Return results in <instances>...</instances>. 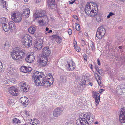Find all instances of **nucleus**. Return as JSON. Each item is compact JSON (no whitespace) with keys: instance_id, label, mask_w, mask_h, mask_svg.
Masks as SVG:
<instances>
[{"instance_id":"f257e3e1","label":"nucleus","mask_w":125,"mask_h":125,"mask_svg":"<svg viewBox=\"0 0 125 125\" xmlns=\"http://www.w3.org/2000/svg\"><path fill=\"white\" fill-rule=\"evenodd\" d=\"M85 11L88 16L92 17H95L97 15V12L96 4L93 2L88 3L85 6Z\"/></svg>"},{"instance_id":"f03ea898","label":"nucleus","mask_w":125,"mask_h":125,"mask_svg":"<svg viewBox=\"0 0 125 125\" xmlns=\"http://www.w3.org/2000/svg\"><path fill=\"white\" fill-rule=\"evenodd\" d=\"M92 115L90 113H86L85 114H82V117L79 118L76 120V124L77 125H89L93 123L94 119L92 118V121L89 122L90 118V115Z\"/></svg>"},{"instance_id":"7ed1b4c3","label":"nucleus","mask_w":125,"mask_h":125,"mask_svg":"<svg viewBox=\"0 0 125 125\" xmlns=\"http://www.w3.org/2000/svg\"><path fill=\"white\" fill-rule=\"evenodd\" d=\"M45 15V12L44 11H39L34 14L33 17L35 18H41V19L39 21V23L41 26L46 25L48 22L47 17Z\"/></svg>"},{"instance_id":"20e7f679","label":"nucleus","mask_w":125,"mask_h":125,"mask_svg":"<svg viewBox=\"0 0 125 125\" xmlns=\"http://www.w3.org/2000/svg\"><path fill=\"white\" fill-rule=\"evenodd\" d=\"M45 75L42 73H39L38 72H36L34 73V75L32 76V79L34 82L37 85L39 86L38 83L43 79H45Z\"/></svg>"},{"instance_id":"39448f33","label":"nucleus","mask_w":125,"mask_h":125,"mask_svg":"<svg viewBox=\"0 0 125 125\" xmlns=\"http://www.w3.org/2000/svg\"><path fill=\"white\" fill-rule=\"evenodd\" d=\"M45 79H43L39 83L38 85H39L44 86L45 87H48L52 84L53 82V78L52 77L51 79L50 78L44 77Z\"/></svg>"},{"instance_id":"423d86ee","label":"nucleus","mask_w":125,"mask_h":125,"mask_svg":"<svg viewBox=\"0 0 125 125\" xmlns=\"http://www.w3.org/2000/svg\"><path fill=\"white\" fill-rule=\"evenodd\" d=\"M37 61L42 67L46 66L47 63L48 58L46 55H37Z\"/></svg>"},{"instance_id":"0eeeda50","label":"nucleus","mask_w":125,"mask_h":125,"mask_svg":"<svg viewBox=\"0 0 125 125\" xmlns=\"http://www.w3.org/2000/svg\"><path fill=\"white\" fill-rule=\"evenodd\" d=\"M11 19L15 23H18L21 21L22 17L21 14L20 13L17 12H14L11 14Z\"/></svg>"},{"instance_id":"6e6552de","label":"nucleus","mask_w":125,"mask_h":125,"mask_svg":"<svg viewBox=\"0 0 125 125\" xmlns=\"http://www.w3.org/2000/svg\"><path fill=\"white\" fill-rule=\"evenodd\" d=\"M105 33V29L103 27L101 26L97 30L96 32V37L98 39H101L104 35Z\"/></svg>"},{"instance_id":"1a4fd4ad","label":"nucleus","mask_w":125,"mask_h":125,"mask_svg":"<svg viewBox=\"0 0 125 125\" xmlns=\"http://www.w3.org/2000/svg\"><path fill=\"white\" fill-rule=\"evenodd\" d=\"M119 120L122 123L125 122V108L121 109L119 115Z\"/></svg>"},{"instance_id":"9d476101","label":"nucleus","mask_w":125,"mask_h":125,"mask_svg":"<svg viewBox=\"0 0 125 125\" xmlns=\"http://www.w3.org/2000/svg\"><path fill=\"white\" fill-rule=\"evenodd\" d=\"M25 54V52L19 49L18 48H16L13 49L11 52V55H23Z\"/></svg>"},{"instance_id":"9b49d317","label":"nucleus","mask_w":125,"mask_h":125,"mask_svg":"<svg viewBox=\"0 0 125 125\" xmlns=\"http://www.w3.org/2000/svg\"><path fill=\"white\" fill-rule=\"evenodd\" d=\"M20 88L22 89L24 92H27L29 90V88L26 84V83L24 82H22L20 83Z\"/></svg>"},{"instance_id":"f8f14e48","label":"nucleus","mask_w":125,"mask_h":125,"mask_svg":"<svg viewBox=\"0 0 125 125\" xmlns=\"http://www.w3.org/2000/svg\"><path fill=\"white\" fill-rule=\"evenodd\" d=\"M18 89L16 87H10L9 89V92L10 94L13 95H17Z\"/></svg>"},{"instance_id":"ddd939ff","label":"nucleus","mask_w":125,"mask_h":125,"mask_svg":"<svg viewBox=\"0 0 125 125\" xmlns=\"http://www.w3.org/2000/svg\"><path fill=\"white\" fill-rule=\"evenodd\" d=\"M94 95L93 97L95 98V104L97 106L99 103V101H100V95L99 94L95 91L93 92Z\"/></svg>"},{"instance_id":"4468645a","label":"nucleus","mask_w":125,"mask_h":125,"mask_svg":"<svg viewBox=\"0 0 125 125\" xmlns=\"http://www.w3.org/2000/svg\"><path fill=\"white\" fill-rule=\"evenodd\" d=\"M62 112L61 109L58 107L55 109L53 111V115L54 117H57L59 116Z\"/></svg>"},{"instance_id":"2eb2a0df","label":"nucleus","mask_w":125,"mask_h":125,"mask_svg":"<svg viewBox=\"0 0 125 125\" xmlns=\"http://www.w3.org/2000/svg\"><path fill=\"white\" fill-rule=\"evenodd\" d=\"M20 71L21 72L26 73L31 72V68L30 67H27L24 66H22L20 68Z\"/></svg>"},{"instance_id":"dca6fc26","label":"nucleus","mask_w":125,"mask_h":125,"mask_svg":"<svg viewBox=\"0 0 125 125\" xmlns=\"http://www.w3.org/2000/svg\"><path fill=\"white\" fill-rule=\"evenodd\" d=\"M66 66L67 68L68 69L69 71H73L75 67V63L73 62L71 63V65H70V63L67 62V64L66 65Z\"/></svg>"},{"instance_id":"f3484780","label":"nucleus","mask_w":125,"mask_h":125,"mask_svg":"<svg viewBox=\"0 0 125 125\" xmlns=\"http://www.w3.org/2000/svg\"><path fill=\"white\" fill-rule=\"evenodd\" d=\"M32 39L31 37L29 35L26 34L22 39L21 41L22 44L26 42V41H27L30 39Z\"/></svg>"},{"instance_id":"a211bd4d","label":"nucleus","mask_w":125,"mask_h":125,"mask_svg":"<svg viewBox=\"0 0 125 125\" xmlns=\"http://www.w3.org/2000/svg\"><path fill=\"white\" fill-rule=\"evenodd\" d=\"M34 55H28L27 57L25 59L26 62H28L31 63L33 62L35 59Z\"/></svg>"},{"instance_id":"6ab92c4d","label":"nucleus","mask_w":125,"mask_h":125,"mask_svg":"<svg viewBox=\"0 0 125 125\" xmlns=\"http://www.w3.org/2000/svg\"><path fill=\"white\" fill-rule=\"evenodd\" d=\"M54 0H48V5L49 7L51 9H54L55 5L54 3Z\"/></svg>"},{"instance_id":"aec40b11","label":"nucleus","mask_w":125,"mask_h":125,"mask_svg":"<svg viewBox=\"0 0 125 125\" xmlns=\"http://www.w3.org/2000/svg\"><path fill=\"white\" fill-rule=\"evenodd\" d=\"M30 12V10L28 8H26L24 9L22 14L23 15L25 16V18H27L29 16Z\"/></svg>"},{"instance_id":"412c9836","label":"nucleus","mask_w":125,"mask_h":125,"mask_svg":"<svg viewBox=\"0 0 125 125\" xmlns=\"http://www.w3.org/2000/svg\"><path fill=\"white\" fill-rule=\"evenodd\" d=\"M42 52L43 55L50 54L51 53V51L49 48L47 47L43 49L42 50Z\"/></svg>"},{"instance_id":"4be33fe9","label":"nucleus","mask_w":125,"mask_h":125,"mask_svg":"<svg viewBox=\"0 0 125 125\" xmlns=\"http://www.w3.org/2000/svg\"><path fill=\"white\" fill-rule=\"evenodd\" d=\"M31 39H30V40H28V41H26V42L25 43H23V44L24 45V46L26 48H28L30 47L32 45V43Z\"/></svg>"},{"instance_id":"5701e85b","label":"nucleus","mask_w":125,"mask_h":125,"mask_svg":"<svg viewBox=\"0 0 125 125\" xmlns=\"http://www.w3.org/2000/svg\"><path fill=\"white\" fill-rule=\"evenodd\" d=\"M94 76L96 80L97 81L99 84L100 85L101 84V81L102 80L101 77L99 76L98 74L95 73H94Z\"/></svg>"},{"instance_id":"b1692460","label":"nucleus","mask_w":125,"mask_h":125,"mask_svg":"<svg viewBox=\"0 0 125 125\" xmlns=\"http://www.w3.org/2000/svg\"><path fill=\"white\" fill-rule=\"evenodd\" d=\"M10 29H15L16 28L15 24L13 21H11L9 22L8 24Z\"/></svg>"},{"instance_id":"393cba45","label":"nucleus","mask_w":125,"mask_h":125,"mask_svg":"<svg viewBox=\"0 0 125 125\" xmlns=\"http://www.w3.org/2000/svg\"><path fill=\"white\" fill-rule=\"evenodd\" d=\"M36 29L35 27L31 26L29 27L28 29L29 32L32 34H33L36 31Z\"/></svg>"},{"instance_id":"a878e982","label":"nucleus","mask_w":125,"mask_h":125,"mask_svg":"<svg viewBox=\"0 0 125 125\" xmlns=\"http://www.w3.org/2000/svg\"><path fill=\"white\" fill-rule=\"evenodd\" d=\"M32 124L31 125H39V121L37 119H33L31 120Z\"/></svg>"},{"instance_id":"bb28decb","label":"nucleus","mask_w":125,"mask_h":125,"mask_svg":"<svg viewBox=\"0 0 125 125\" xmlns=\"http://www.w3.org/2000/svg\"><path fill=\"white\" fill-rule=\"evenodd\" d=\"M2 27L4 31L6 32L8 31L10 29L8 25H7L6 23L2 25Z\"/></svg>"},{"instance_id":"cd10ccee","label":"nucleus","mask_w":125,"mask_h":125,"mask_svg":"<svg viewBox=\"0 0 125 125\" xmlns=\"http://www.w3.org/2000/svg\"><path fill=\"white\" fill-rule=\"evenodd\" d=\"M66 79V76L65 75H63L60 76V81L64 83H66L67 81Z\"/></svg>"},{"instance_id":"c85d7f7f","label":"nucleus","mask_w":125,"mask_h":125,"mask_svg":"<svg viewBox=\"0 0 125 125\" xmlns=\"http://www.w3.org/2000/svg\"><path fill=\"white\" fill-rule=\"evenodd\" d=\"M7 72L10 75L14 73V71L12 67L10 66L8 67Z\"/></svg>"},{"instance_id":"c756f323","label":"nucleus","mask_w":125,"mask_h":125,"mask_svg":"<svg viewBox=\"0 0 125 125\" xmlns=\"http://www.w3.org/2000/svg\"><path fill=\"white\" fill-rule=\"evenodd\" d=\"M12 59L15 60H19L22 58L21 55H11Z\"/></svg>"},{"instance_id":"7c9ffc66","label":"nucleus","mask_w":125,"mask_h":125,"mask_svg":"<svg viewBox=\"0 0 125 125\" xmlns=\"http://www.w3.org/2000/svg\"><path fill=\"white\" fill-rule=\"evenodd\" d=\"M6 18L3 17L0 18V23L2 24V25L4 24H6L7 22V20Z\"/></svg>"},{"instance_id":"2f4dec72","label":"nucleus","mask_w":125,"mask_h":125,"mask_svg":"<svg viewBox=\"0 0 125 125\" xmlns=\"http://www.w3.org/2000/svg\"><path fill=\"white\" fill-rule=\"evenodd\" d=\"M34 46H36L38 48L39 50L41 49L42 47V44L41 43H40L39 42H36Z\"/></svg>"},{"instance_id":"473e14b6","label":"nucleus","mask_w":125,"mask_h":125,"mask_svg":"<svg viewBox=\"0 0 125 125\" xmlns=\"http://www.w3.org/2000/svg\"><path fill=\"white\" fill-rule=\"evenodd\" d=\"M89 45L90 46L92 50H95V46L94 44V43L92 42L91 41L90 42Z\"/></svg>"},{"instance_id":"72a5a7b5","label":"nucleus","mask_w":125,"mask_h":125,"mask_svg":"<svg viewBox=\"0 0 125 125\" xmlns=\"http://www.w3.org/2000/svg\"><path fill=\"white\" fill-rule=\"evenodd\" d=\"M13 100L9 99L7 102V103L8 105L10 106H11L14 104V103L13 102Z\"/></svg>"},{"instance_id":"f704fd0d","label":"nucleus","mask_w":125,"mask_h":125,"mask_svg":"<svg viewBox=\"0 0 125 125\" xmlns=\"http://www.w3.org/2000/svg\"><path fill=\"white\" fill-rule=\"evenodd\" d=\"M10 46L9 43L7 42H5L4 44L3 47L4 49V50H7L9 48Z\"/></svg>"},{"instance_id":"c9c22d12","label":"nucleus","mask_w":125,"mask_h":125,"mask_svg":"<svg viewBox=\"0 0 125 125\" xmlns=\"http://www.w3.org/2000/svg\"><path fill=\"white\" fill-rule=\"evenodd\" d=\"M117 87L118 88L120 89L123 91L125 89V85L123 84H121L119 86H118Z\"/></svg>"},{"instance_id":"e433bc0d","label":"nucleus","mask_w":125,"mask_h":125,"mask_svg":"<svg viewBox=\"0 0 125 125\" xmlns=\"http://www.w3.org/2000/svg\"><path fill=\"white\" fill-rule=\"evenodd\" d=\"M56 41L58 43H60L62 41V39L58 36H57L56 38Z\"/></svg>"},{"instance_id":"4c0bfd02","label":"nucleus","mask_w":125,"mask_h":125,"mask_svg":"<svg viewBox=\"0 0 125 125\" xmlns=\"http://www.w3.org/2000/svg\"><path fill=\"white\" fill-rule=\"evenodd\" d=\"M26 99H28V98L25 97H21L20 99V102L22 104L23 102H25Z\"/></svg>"},{"instance_id":"58836bf2","label":"nucleus","mask_w":125,"mask_h":125,"mask_svg":"<svg viewBox=\"0 0 125 125\" xmlns=\"http://www.w3.org/2000/svg\"><path fill=\"white\" fill-rule=\"evenodd\" d=\"M116 91L118 94H122L123 93V91L120 89L118 88L117 87L116 89Z\"/></svg>"},{"instance_id":"ea45409f","label":"nucleus","mask_w":125,"mask_h":125,"mask_svg":"<svg viewBox=\"0 0 125 125\" xmlns=\"http://www.w3.org/2000/svg\"><path fill=\"white\" fill-rule=\"evenodd\" d=\"M1 1L2 3L3 7L4 8L6 9H7L6 1H4L3 0H1Z\"/></svg>"},{"instance_id":"a19ab883","label":"nucleus","mask_w":125,"mask_h":125,"mask_svg":"<svg viewBox=\"0 0 125 125\" xmlns=\"http://www.w3.org/2000/svg\"><path fill=\"white\" fill-rule=\"evenodd\" d=\"M13 122L15 123V124L16 123L17 124L20 123V121L17 118H16L13 119Z\"/></svg>"},{"instance_id":"79ce46f5","label":"nucleus","mask_w":125,"mask_h":125,"mask_svg":"<svg viewBox=\"0 0 125 125\" xmlns=\"http://www.w3.org/2000/svg\"><path fill=\"white\" fill-rule=\"evenodd\" d=\"M96 20L98 22H100L102 20V19L98 15L97 16Z\"/></svg>"},{"instance_id":"37998d69","label":"nucleus","mask_w":125,"mask_h":125,"mask_svg":"<svg viewBox=\"0 0 125 125\" xmlns=\"http://www.w3.org/2000/svg\"><path fill=\"white\" fill-rule=\"evenodd\" d=\"M26 100H25V102H23L22 104H23L24 106H26L28 104V99H26Z\"/></svg>"},{"instance_id":"c03bdc74","label":"nucleus","mask_w":125,"mask_h":125,"mask_svg":"<svg viewBox=\"0 0 125 125\" xmlns=\"http://www.w3.org/2000/svg\"><path fill=\"white\" fill-rule=\"evenodd\" d=\"M75 27L76 30L77 31H79L80 30V25L79 24H76L75 26Z\"/></svg>"},{"instance_id":"a18cd8bd","label":"nucleus","mask_w":125,"mask_h":125,"mask_svg":"<svg viewBox=\"0 0 125 125\" xmlns=\"http://www.w3.org/2000/svg\"><path fill=\"white\" fill-rule=\"evenodd\" d=\"M74 47L75 49L77 51L79 52L80 51V48L79 46L76 45Z\"/></svg>"},{"instance_id":"49530a36","label":"nucleus","mask_w":125,"mask_h":125,"mask_svg":"<svg viewBox=\"0 0 125 125\" xmlns=\"http://www.w3.org/2000/svg\"><path fill=\"white\" fill-rule=\"evenodd\" d=\"M103 71L101 69H100L97 72L100 75H102Z\"/></svg>"},{"instance_id":"de8ad7c7","label":"nucleus","mask_w":125,"mask_h":125,"mask_svg":"<svg viewBox=\"0 0 125 125\" xmlns=\"http://www.w3.org/2000/svg\"><path fill=\"white\" fill-rule=\"evenodd\" d=\"M75 0H71L69 2L70 3V4H72L74 3Z\"/></svg>"},{"instance_id":"09e8293b","label":"nucleus","mask_w":125,"mask_h":125,"mask_svg":"<svg viewBox=\"0 0 125 125\" xmlns=\"http://www.w3.org/2000/svg\"><path fill=\"white\" fill-rule=\"evenodd\" d=\"M119 60L121 61V62H122L123 63V62H125V59L124 58H123L122 59V58H120Z\"/></svg>"},{"instance_id":"8fccbe9b","label":"nucleus","mask_w":125,"mask_h":125,"mask_svg":"<svg viewBox=\"0 0 125 125\" xmlns=\"http://www.w3.org/2000/svg\"><path fill=\"white\" fill-rule=\"evenodd\" d=\"M81 83H82V84H81V85H83L85 84L86 83V82L85 80H83L81 81Z\"/></svg>"},{"instance_id":"3c124183","label":"nucleus","mask_w":125,"mask_h":125,"mask_svg":"<svg viewBox=\"0 0 125 125\" xmlns=\"http://www.w3.org/2000/svg\"><path fill=\"white\" fill-rule=\"evenodd\" d=\"M30 112H29L27 111H26L25 112V113L26 115H27L28 116H29L30 115Z\"/></svg>"},{"instance_id":"603ef678","label":"nucleus","mask_w":125,"mask_h":125,"mask_svg":"<svg viewBox=\"0 0 125 125\" xmlns=\"http://www.w3.org/2000/svg\"><path fill=\"white\" fill-rule=\"evenodd\" d=\"M68 32L70 35H71L72 33V31L70 29L68 30Z\"/></svg>"},{"instance_id":"864d4df0","label":"nucleus","mask_w":125,"mask_h":125,"mask_svg":"<svg viewBox=\"0 0 125 125\" xmlns=\"http://www.w3.org/2000/svg\"><path fill=\"white\" fill-rule=\"evenodd\" d=\"M90 50L89 49H87L86 51V53L87 54H90Z\"/></svg>"},{"instance_id":"5fc2aeb1","label":"nucleus","mask_w":125,"mask_h":125,"mask_svg":"<svg viewBox=\"0 0 125 125\" xmlns=\"http://www.w3.org/2000/svg\"><path fill=\"white\" fill-rule=\"evenodd\" d=\"M83 57L84 58V60L85 61H87V55H84Z\"/></svg>"},{"instance_id":"6e6d98bb","label":"nucleus","mask_w":125,"mask_h":125,"mask_svg":"<svg viewBox=\"0 0 125 125\" xmlns=\"http://www.w3.org/2000/svg\"><path fill=\"white\" fill-rule=\"evenodd\" d=\"M36 3H38L41 2V0H35Z\"/></svg>"},{"instance_id":"4d7b16f0","label":"nucleus","mask_w":125,"mask_h":125,"mask_svg":"<svg viewBox=\"0 0 125 125\" xmlns=\"http://www.w3.org/2000/svg\"><path fill=\"white\" fill-rule=\"evenodd\" d=\"M97 64L98 65H100V60L99 58H98L97 59Z\"/></svg>"},{"instance_id":"13d9d810","label":"nucleus","mask_w":125,"mask_h":125,"mask_svg":"<svg viewBox=\"0 0 125 125\" xmlns=\"http://www.w3.org/2000/svg\"><path fill=\"white\" fill-rule=\"evenodd\" d=\"M73 17L75 19L77 20H78V17L76 15H75V16L73 15Z\"/></svg>"},{"instance_id":"bf43d9fd","label":"nucleus","mask_w":125,"mask_h":125,"mask_svg":"<svg viewBox=\"0 0 125 125\" xmlns=\"http://www.w3.org/2000/svg\"><path fill=\"white\" fill-rule=\"evenodd\" d=\"M95 69L97 71V72H98V71H99V70L100 69L98 68V67L97 66H95Z\"/></svg>"},{"instance_id":"052dcab7","label":"nucleus","mask_w":125,"mask_h":125,"mask_svg":"<svg viewBox=\"0 0 125 125\" xmlns=\"http://www.w3.org/2000/svg\"><path fill=\"white\" fill-rule=\"evenodd\" d=\"M2 63L0 61V69H2Z\"/></svg>"},{"instance_id":"680f3d73","label":"nucleus","mask_w":125,"mask_h":125,"mask_svg":"<svg viewBox=\"0 0 125 125\" xmlns=\"http://www.w3.org/2000/svg\"><path fill=\"white\" fill-rule=\"evenodd\" d=\"M33 49L35 50H37L39 49L37 47L35 46V47H34Z\"/></svg>"},{"instance_id":"e2e57ef3","label":"nucleus","mask_w":125,"mask_h":125,"mask_svg":"<svg viewBox=\"0 0 125 125\" xmlns=\"http://www.w3.org/2000/svg\"><path fill=\"white\" fill-rule=\"evenodd\" d=\"M110 15L111 16H112L113 15H115L114 13H113L112 12H110L109 13Z\"/></svg>"},{"instance_id":"0e129e2a","label":"nucleus","mask_w":125,"mask_h":125,"mask_svg":"<svg viewBox=\"0 0 125 125\" xmlns=\"http://www.w3.org/2000/svg\"><path fill=\"white\" fill-rule=\"evenodd\" d=\"M73 44L75 47L76 46V45L77 44V42H76L75 41L74 42H73Z\"/></svg>"},{"instance_id":"69168bd1","label":"nucleus","mask_w":125,"mask_h":125,"mask_svg":"<svg viewBox=\"0 0 125 125\" xmlns=\"http://www.w3.org/2000/svg\"><path fill=\"white\" fill-rule=\"evenodd\" d=\"M103 89H100L99 91V93H101L103 92Z\"/></svg>"},{"instance_id":"338daca9","label":"nucleus","mask_w":125,"mask_h":125,"mask_svg":"<svg viewBox=\"0 0 125 125\" xmlns=\"http://www.w3.org/2000/svg\"><path fill=\"white\" fill-rule=\"evenodd\" d=\"M34 53L33 52H31V53L30 54H29V55H34Z\"/></svg>"},{"instance_id":"774afa93","label":"nucleus","mask_w":125,"mask_h":125,"mask_svg":"<svg viewBox=\"0 0 125 125\" xmlns=\"http://www.w3.org/2000/svg\"><path fill=\"white\" fill-rule=\"evenodd\" d=\"M118 48L120 49H121L122 48V47L121 46H119L118 47Z\"/></svg>"}]
</instances>
